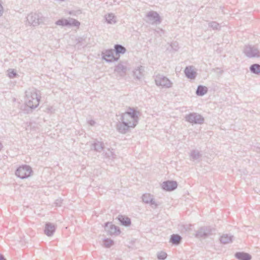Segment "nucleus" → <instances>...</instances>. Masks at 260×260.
<instances>
[{
    "mask_svg": "<svg viewBox=\"0 0 260 260\" xmlns=\"http://www.w3.org/2000/svg\"><path fill=\"white\" fill-rule=\"evenodd\" d=\"M126 64L127 62H120L115 67V72H116L120 77L125 76L128 70Z\"/></svg>",
    "mask_w": 260,
    "mask_h": 260,
    "instance_id": "obj_11",
    "label": "nucleus"
},
{
    "mask_svg": "<svg viewBox=\"0 0 260 260\" xmlns=\"http://www.w3.org/2000/svg\"><path fill=\"white\" fill-rule=\"evenodd\" d=\"M249 70L253 74L260 75V64L258 63L252 64L250 66Z\"/></svg>",
    "mask_w": 260,
    "mask_h": 260,
    "instance_id": "obj_24",
    "label": "nucleus"
},
{
    "mask_svg": "<svg viewBox=\"0 0 260 260\" xmlns=\"http://www.w3.org/2000/svg\"><path fill=\"white\" fill-rule=\"evenodd\" d=\"M75 13H76V12H75V11H70V12H69V14H70V15H76V14H75Z\"/></svg>",
    "mask_w": 260,
    "mask_h": 260,
    "instance_id": "obj_40",
    "label": "nucleus"
},
{
    "mask_svg": "<svg viewBox=\"0 0 260 260\" xmlns=\"http://www.w3.org/2000/svg\"><path fill=\"white\" fill-rule=\"evenodd\" d=\"M88 123L91 126H93L95 124V122L93 120H90L88 121Z\"/></svg>",
    "mask_w": 260,
    "mask_h": 260,
    "instance_id": "obj_38",
    "label": "nucleus"
},
{
    "mask_svg": "<svg viewBox=\"0 0 260 260\" xmlns=\"http://www.w3.org/2000/svg\"><path fill=\"white\" fill-rule=\"evenodd\" d=\"M102 57L106 61L111 62L114 61V52L112 49L102 52Z\"/></svg>",
    "mask_w": 260,
    "mask_h": 260,
    "instance_id": "obj_17",
    "label": "nucleus"
},
{
    "mask_svg": "<svg viewBox=\"0 0 260 260\" xmlns=\"http://www.w3.org/2000/svg\"><path fill=\"white\" fill-rule=\"evenodd\" d=\"M104 245L106 248L110 247L114 243V241L109 238H105L103 241Z\"/></svg>",
    "mask_w": 260,
    "mask_h": 260,
    "instance_id": "obj_30",
    "label": "nucleus"
},
{
    "mask_svg": "<svg viewBox=\"0 0 260 260\" xmlns=\"http://www.w3.org/2000/svg\"><path fill=\"white\" fill-rule=\"evenodd\" d=\"M208 91L207 87L203 85H199L196 90V94L199 96H203L205 95Z\"/></svg>",
    "mask_w": 260,
    "mask_h": 260,
    "instance_id": "obj_22",
    "label": "nucleus"
},
{
    "mask_svg": "<svg viewBox=\"0 0 260 260\" xmlns=\"http://www.w3.org/2000/svg\"><path fill=\"white\" fill-rule=\"evenodd\" d=\"M157 258L159 259L164 260L167 256V254L164 251H160L157 253Z\"/></svg>",
    "mask_w": 260,
    "mask_h": 260,
    "instance_id": "obj_32",
    "label": "nucleus"
},
{
    "mask_svg": "<svg viewBox=\"0 0 260 260\" xmlns=\"http://www.w3.org/2000/svg\"><path fill=\"white\" fill-rule=\"evenodd\" d=\"M234 236L229 234H223L220 238V241L223 244H226L233 242Z\"/></svg>",
    "mask_w": 260,
    "mask_h": 260,
    "instance_id": "obj_19",
    "label": "nucleus"
},
{
    "mask_svg": "<svg viewBox=\"0 0 260 260\" xmlns=\"http://www.w3.org/2000/svg\"><path fill=\"white\" fill-rule=\"evenodd\" d=\"M243 53L246 56L250 58L260 57V51L255 45H245L243 49Z\"/></svg>",
    "mask_w": 260,
    "mask_h": 260,
    "instance_id": "obj_4",
    "label": "nucleus"
},
{
    "mask_svg": "<svg viewBox=\"0 0 260 260\" xmlns=\"http://www.w3.org/2000/svg\"><path fill=\"white\" fill-rule=\"evenodd\" d=\"M155 82L156 85L166 88L171 87L172 84L171 81L168 78L161 75L156 76Z\"/></svg>",
    "mask_w": 260,
    "mask_h": 260,
    "instance_id": "obj_7",
    "label": "nucleus"
},
{
    "mask_svg": "<svg viewBox=\"0 0 260 260\" xmlns=\"http://www.w3.org/2000/svg\"><path fill=\"white\" fill-rule=\"evenodd\" d=\"M147 19V22L153 24H159L161 22L160 17L159 14L155 11H151L146 15Z\"/></svg>",
    "mask_w": 260,
    "mask_h": 260,
    "instance_id": "obj_9",
    "label": "nucleus"
},
{
    "mask_svg": "<svg viewBox=\"0 0 260 260\" xmlns=\"http://www.w3.org/2000/svg\"><path fill=\"white\" fill-rule=\"evenodd\" d=\"M46 111L48 113H52L54 112L55 110L52 107H48L46 108Z\"/></svg>",
    "mask_w": 260,
    "mask_h": 260,
    "instance_id": "obj_37",
    "label": "nucleus"
},
{
    "mask_svg": "<svg viewBox=\"0 0 260 260\" xmlns=\"http://www.w3.org/2000/svg\"><path fill=\"white\" fill-rule=\"evenodd\" d=\"M92 147L95 151L101 152L103 150L104 144L101 142L95 141L92 144Z\"/></svg>",
    "mask_w": 260,
    "mask_h": 260,
    "instance_id": "obj_25",
    "label": "nucleus"
},
{
    "mask_svg": "<svg viewBox=\"0 0 260 260\" xmlns=\"http://www.w3.org/2000/svg\"><path fill=\"white\" fill-rule=\"evenodd\" d=\"M105 231L108 235H112L114 234V224L112 223L108 222L105 225Z\"/></svg>",
    "mask_w": 260,
    "mask_h": 260,
    "instance_id": "obj_23",
    "label": "nucleus"
},
{
    "mask_svg": "<svg viewBox=\"0 0 260 260\" xmlns=\"http://www.w3.org/2000/svg\"><path fill=\"white\" fill-rule=\"evenodd\" d=\"M68 24L67 19H60L55 22V24L62 26H67Z\"/></svg>",
    "mask_w": 260,
    "mask_h": 260,
    "instance_id": "obj_29",
    "label": "nucleus"
},
{
    "mask_svg": "<svg viewBox=\"0 0 260 260\" xmlns=\"http://www.w3.org/2000/svg\"><path fill=\"white\" fill-rule=\"evenodd\" d=\"M56 230V226L54 224L47 222L44 228V233L47 236H52Z\"/></svg>",
    "mask_w": 260,
    "mask_h": 260,
    "instance_id": "obj_14",
    "label": "nucleus"
},
{
    "mask_svg": "<svg viewBox=\"0 0 260 260\" xmlns=\"http://www.w3.org/2000/svg\"><path fill=\"white\" fill-rule=\"evenodd\" d=\"M119 116V118L117 119L116 129L121 134L127 133L138 123V112L134 109L130 108L129 111L122 113Z\"/></svg>",
    "mask_w": 260,
    "mask_h": 260,
    "instance_id": "obj_1",
    "label": "nucleus"
},
{
    "mask_svg": "<svg viewBox=\"0 0 260 260\" xmlns=\"http://www.w3.org/2000/svg\"><path fill=\"white\" fill-rule=\"evenodd\" d=\"M105 18L108 23L112 24V21H113L114 15L112 13H109L108 15H105Z\"/></svg>",
    "mask_w": 260,
    "mask_h": 260,
    "instance_id": "obj_31",
    "label": "nucleus"
},
{
    "mask_svg": "<svg viewBox=\"0 0 260 260\" xmlns=\"http://www.w3.org/2000/svg\"><path fill=\"white\" fill-rule=\"evenodd\" d=\"M209 27L212 28L214 30H219L220 26L218 23L216 21H211L208 23Z\"/></svg>",
    "mask_w": 260,
    "mask_h": 260,
    "instance_id": "obj_28",
    "label": "nucleus"
},
{
    "mask_svg": "<svg viewBox=\"0 0 260 260\" xmlns=\"http://www.w3.org/2000/svg\"><path fill=\"white\" fill-rule=\"evenodd\" d=\"M201 156V154L200 152L197 150H193L191 151L190 153V159L192 160H198L200 157Z\"/></svg>",
    "mask_w": 260,
    "mask_h": 260,
    "instance_id": "obj_26",
    "label": "nucleus"
},
{
    "mask_svg": "<svg viewBox=\"0 0 260 260\" xmlns=\"http://www.w3.org/2000/svg\"><path fill=\"white\" fill-rule=\"evenodd\" d=\"M235 256L239 260H250L251 256L248 253L244 252H237L235 254Z\"/></svg>",
    "mask_w": 260,
    "mask_h": 260,
    "instance_id": "obj_20",
    "label": "nucleus"
},
{
    "mask_svg": "<svg viewBox=\"0 0 260 260\" xmlns=\"http://www.w3.org/2000/svg\"><path fill=\"white\" fill-rule=\"evenodd\" d=\"M126 52L125 47L120 44H115V61L119 60L121 55L124 54Z\"/></svg>",
    "mask_w": 260,
    "mask_h": 260,
    "instance_id": "obj_12",
    "label": "nucleus"
},
{
    "mask_svg": "<svg viewBox=\"0 0 260 260\" xmlns=\"http://www.w3.org/2000/svg\"><path fill=\"white\" fill-rule=\"evenodd\" d=\"M67 19L69 23L67 26H76L78 27L80 25V22L76 19L72 18H69Z\"/></svg>",
    "mask_w": 260,
    "mask_h": 260,
    "instance_id": "obj_27",
    "label": "nucleus"
},
{
    "mask_svg": "<svg viewBox=\"0 0 260 260\" xmlns=\"http://www.w3.org/2000/svg\"><path fill=\"white\" fill-rule=\"evenodd\" d=\"M26 22L29 25L37 26L43 24L47 18L41 12L30 13L26 17Z\"/></svg>",
    "mask_w": 260,
    "mask_h": 260,
    "instance_id": "obj_3",
    "label": "nucleus"
},
{
    "mask_svg": "<svg viewBox=\"0 0 260 260\" xmlns=\"http://www.w3.org/2000/svg\"><path fill=\"white\" fill-rule=\"evenodd\" d=\"M32 171L31 167L28 165H23L17 169L15 174L21 179L27 178L31 175Z\"/></svg>",
    "mask_w": 260,
    "mask_h": 260,
    "instance_id": "obj_5",
    "label": "nucleus"
},
{
    "mask_svg": "<svg viewBox=\"0 0 260 260\" xmlns=\"http://www.w3.org/2000/svg\"><path fill=\"white\" fill-rule=\"evenodd\" d=\"M142 201L146 204H149L152 208H156L158 204L155 202L150 193H145L142 197Z\"/></svg>",
    "mask_w": 260,
    "mask_h": 260,
    "instance_id": "obj_13",
    "label": "nucleus"
},
{
    "mask_svg": "<svg viewBox=\"0 0 260 260\" xmlns=\"http://www.w3.org/2000/svg\"><path fill=\"white\" fill-rule=\"evenodd\" d=\"M117 219L120 222L121 225L125 227H128L131 224V220L129 217L127 216L119 215L117 217Z\"/></svg>",
    "mask_w": 260,
    "mask_h": 260,
    "instance_id": "obj_18",
    "label": "nucleus"
},
{
    "mask_svg": "<svg viewBox=\"0 0 260 260\" xmlns=\"http://www.w3.org/2000/svg\"><path fill=\"white\" fill-rule=\"evenodd\" d=\"M177 182L176 181L173 180L166 181L161 184L162 189L168 191L174 190L177 188Z\"/></svg>",
    "mask_w": 260,
    "mask_h": 260,
    "instance_id": "obj_10",
    "label": "nucleus"
},
{
    "mask_svg": "<svg viewBox=\"0 0 260 260\" xmlns=\"http://www.w3.org/2000/svg\"><path fill=\"white\" fill-rule=\"evenodd\" d=\"M8 76L10 78H14L16 77L17 76V74L16 72L14 71V70L12 69H9L8 71Z\"/></svg>",
    "mask_w": 260,
    "mask_h": 260,
    "instance_id": "obj_33",
    "label": "nucleus"
},
{
    "mask_svg": "<svg viewBox=\"0 0 260 260\" xmlns=\"http://www.w3.org/2000/svg\"><path fill=\"white\" fill-rule=\"evenodd\" d=\"M62 203V200L61 199H57L55 200L54 204L56 207H60Z\"/></svg>",
    "mask_w": 260,
    "mask_h": 260,
    "instance_id": "obj_34",
    "label": "nucleus"
},
{
    "mask_svg": "<svg viewBox=\"0 0 260 260\" xmlns=\"http://www.w3.org/2000/svg\"><path fill=\"white\" fill-rule=\"evenodd\" d=\"M40 91L35 88H30L25 91V104L31 110L36 108L40 101Z\"/></svg>",
    "mask_w": 260,
    "mask_h": 260,
    "instance_id": "obj_2",
    "label": "nucleus"
},
{
    "mask_svg": "<svg viewBox=\"0 0 260 260\" xmlns=\"http://www.w3.org/2000/svg\"><path fill=\"white\" fill-rule=\"evenodd\" d=\"M3 147V144L0 142V151L1 150V149H2V148Z\"/></svg>",
    "mask_w": 260,
    "mask_h": 260,
    "instance_id": "obj_42",
    "label": "nucleus"
},
{
    "mask_svg": "<svg viewBox=\"0 0 260 260\" xmlns=\"http://www.w3.org/2000/svg\"><path fill=\"white\" fill-rule=\"evenodd\" d=\"M0 260H6V259L2 254H0Z\"/></svg>",
    "mask_w": 260,
    "mask_h": 260,
    "instance_id": "obj_41",
    "label": "nucleus"
},
{
    "mask_svg": "<svg viewBox=\"0 0 260 260\" xmlns=\"http://www.w3.org/2000/svg\"><path fill=\"white\" fill-rule=\"evenodd\" d=\"M186 77L190 79H194L197 76V72L194 70L193 66H187L184 70Z\"/></svg>",
    "mask_w": 260,
    "mask_h": 260,
    "instance_id": "obj_16",
    "label": "nucleus"
},
{
    "mask_svg": "<svg viewBox=\"0 0 260 260\" xmlns=\"http://www.w3.org/2000/svg\"><path fill=\"white\" fill-rule=\"evenodd\" d=\"M185 120L192 124H201L204 122V118L197 113H191L185 117Z\"/></svg>",
    "mask_w": 260,
    "mask_h": 260,
    "instance_id": "obj_6",
    "label": "nucleus"
},
{
    "mask_svg": "<svg viewBox=\"0 0 260 260\" xmlns=\"http://www.w3.org/2000/svg\"><path fill=\"white\" fill-rule=\"evenodd\" d=\"M121 233V231L118 226L115 225V236H118Z\"/></svg>",
    "mask_w": 260,
    "mask_h": 260,
    "instance_id": "obj_36",
    "label": "nucleus"
},
{
    "mask_svg": "<svg viewBox=\"0 0 260 260\" xmlns=\"http://www.w3.org/2000/svg\"><path fill=\"white\" fill-rule=\"evenodd\" d=\"M145 68L140 66L133 71V76L137 80H141L144 75Z\"/></svg>",
    "mask_w": 260,
    "mask_h": 260,
    "instance_id": "obj_15",
    "label": "nucleus"
},
{
    "mask_svg": "<svg viewBox=\"0 0 260 260\" xmlns=\"http://www.w3.org/2000/svg\"><path fill=\"white\" fill-rule=\"evenodd\" d=\"M182 241V237L178 234H173L171 236L170 239V242L172 243L173 245H178L180 244Z\"/></svg>",
    "mask_w": 260,
    "mask_h": 260,
    "instance_id": "obj_21",
    "label": "nucleus"
},
{
    "mask_svg": "<svg viewBox=\"0 0 260 260\" xmlns=\"http://www.w3.org/2000/svg\"><path fill=\"white\" fill-rule=\"evenodd\" d=\"M214 229L210 226H202L198 229L196 234V237L198 238H206L211 235Z\"/></svg>",
    "mask_w": 260,
    "mask_h": 260,
    "instance_id": "obj_8",
    "label": "nucleus"
},
{
    "mask_svg": "<svg viewBox=\"0 0 260 260\" xmlns=\"http://www.w3.org/2000/svg\"><path fill=\"white\" fill-rule=\"evenodd\" d=\"M84 39L81 37H79L76 39V41L78 43H81Z\"/></svg>",
    "mask_w": 260,
    "mask_h": 260,
    "instance_id": "obj_39",
    "label": "nucleus"
},
{
    "mask_svg": "<svg viewBox=\"0 0 260 260\" xmlns=\"http://www.w3.org/2000/svg\"><path fill=\"white\" fill-rule=\"evenodd\" d=\"M172 48L174 50L177 51L179 49L178 44L177 42H174L171 45Z\"/></svg>",
    "mask_w": 260,
    "mask_h": 260,
    "instance_id": "obj_35",
    "label": "nucleus"
}]
</instances>
